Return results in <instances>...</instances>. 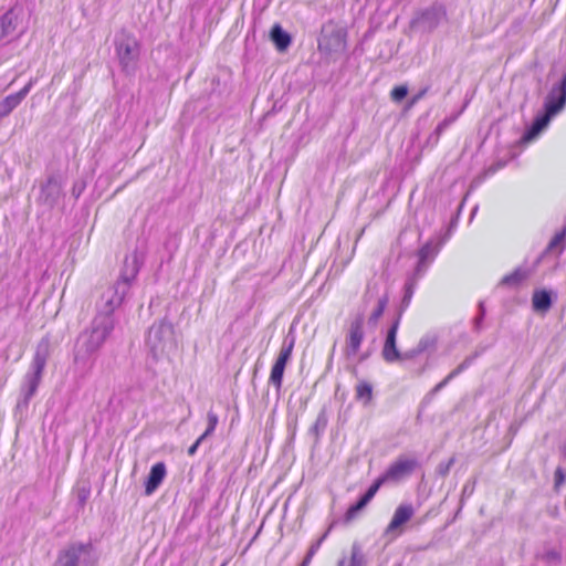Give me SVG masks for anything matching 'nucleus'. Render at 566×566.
Segmentation results:
<instances>
[{
	"mask_svg": "<svg viewBox=\"0 0 566 566\" xmlns=\"http://www.w3.org/2000/svg\"><path fill=\"white\" fill-rule=\"evenodd\" d=\"M140 269L138 253L135 251L130 256H126L120 275L116 282L107 286L101 294L97 303L101 315L109 316L118 308L129 292Z\"/></svg>",
	"mask_w": 566,
	"mask_h": 566,
	"instance_id": "1",
	"label": "nucleus"
},
{
	"mask_svg": "<svg viewBox=\"0 0 566 566\" xmlns=\"http://www.w3.org/2000/svg\"><path fill=\"white\" fill-rule=\"evenodd\" d=\"M566 104V84L559 82L548 92L544 102V114L537 115L527 132L522 137L523 142L534 140L549 124L552 117L560 113Z\"/></svg>",
	"mask_w": 566,
	"mask_h": 566,
	"instance_id": "2",
	"label": "nucleus"
},
{
	"mask_svg": "<svg viewBox=\"0 0 566 566\" xmlns=\"http://www.w3.org/2000/svg\"><path fill=\"white\" fill-rule=\"evenodd\" d=\"M96 563L91 542H72L59 551L55 566H95Z\"/></svg>",
	"mask_w": 566,
	"mask_h": 566,
	"instance_id": "3",
	"label": "nucleus"
},
{
	"mask_svg": "<svg viewBox=\"0 0 566 566\" xmlns=\"http://www.w3.org/2000/svg\"><path fill=\"white\" fill-rule=\"evenodd\" d=\"M346 30L333 21H328L322 28L318 39L319 52L332 55L343 53L346 50Z\"/></svg>",
	"mask_w": 566,
	"mask_h": 566,
	"instance_id": "4",
	"label": "nucleus"
},
{
	"mask_svg": "<svg viewBox=\"0 0 566 566\" xmlns=\"http://www.w3.org/2000/svg\"><path fill=\"white\" fill-rule=\"evenodd\" d=\"M116 53L122 70L126 74L135 73L139 60V43L135 36L122 33L116 42Z\"/></svg>",
	"mask_w": 566,
	"mask_h": 566,
	"instance_id": "5",
	"label": "nucleus"
},
{
	"mask_svg": "<svg viewBox=\"0 0 566 566\" xmlns=\"http://www.w3.org/2000/svg\"><path fill=\"white\" fill-rule=\"evenodd\" d=\"M447 19V12L443 6L434 4L423 10L412 20V25L419 28L422 32H432Z\"/></svg>",
	"mask_w": 566,
	"mask_h": 566,
	"instance_id": "6",
	"label": "nucleus"
},
{
	"mask_svg": "<svg viewBox=\"0 0 566 566\" xmlns=\"http://www.w3.org/2000/svg\"><path fill=\"white\" fill-rule=\"evenodd\" d=\"M415 515V509L410 503L399 504L394 515L385 528V535L391 539L397 538L403 533V525Z\"/></svg>",
	"mask_w": 566,
	"mask_h": 566,
	"instance_id": "7",
	"label": "nucleus"
},
{
	"mask_svg": "<svg viewBox=\"0 0 566 566\" xmlns=\"http://www.w3.org/2000/svg\"><path fill=\"white\" fill-rule=\"evenodd\" d=\"M293 347H294L293 340H291L287 344L284 343L280 349L277 358L275 359V361L271 368L269 381L276 389H281V387H282L284 370H285L287 361L290 360V358L292 356Z\"/></svg>",
	"mask_w": 566,
	"mask_h": 566,
	"instance_id": "8",
	"label": "nucleus"
},
{
	"mask_svg": "<svg viewBox=\"0 0 566 566\" xmlns=\"http://www.w3.org/2000/svg\"><path fill=\"white\" fill-rule=\"evenodd\" d=\"M166 474V464L164 462L155 463L145 481V494L151 495L163 483Z\"/></svg>",
	"mask_w": 566,
	"mask_h": 566,
	"instance_id": "9",
	"label": "nucleus"
},
{
	"mask_svg": "<svg viewBox=\"0 0 566 566\" xmlns=\"http://www.w3.org/2000/svg\"><path fill=\"white\" fill-rule=\"evenodd\" d=\"M364 336L365 334L361 324L359 322L352 324L346 338L345 346V354L347 356H354L358 353L360 345L364 340Z\"/></svg>",
	"mask_w": 566,
	"mask_h": 566,
	"instance_id": "10",
	"label": "nucleus"
},
{
	"mask_svg": "<svg viewBox=\"0 0 566 566\" xmlns=\"http://www.w3.org/2000/svg\"><path fill=\"white\" fill-rule=\"evenodd\" d=\"M416 465L417 462L412 459L399 458L388 468L385 478L387 480H399L403 475L411 473Z\"/></svg>",
	"mask_w": 566,
	"mask_h": 566,
	"instance_id": "11",
	"label": "nucleus"
},
{
	"mask_svg": "<svg viewBox=\"0 0 566 566\" xmlns=\"http://www.w3.org/2000/svg\"><path fill=\"white\" fill-rule=\"evenodd\" d=\"M398 331V321H396L388 331L387 338L382 349V356L386 361L392 363L400 358L399 352L396 348V335Z\"/></svg>",
	"mask_w": 566,
	"mask_h": 566,
	"instance_id": "12",
	"label": "nucleus"
},
{
	"mask_svg": "<svg viewBox=\"0 0 566 566\" xmlns=\"http://www.w3.org/2000/svg\"><path fill=\"white\" fill-rule=\"evenodd\" d=\"M29 86H25L22 91L17 94L9 95L0 103V117H6L10 112L15 108L27 94Z\"/></svg>",
	"mask_w": 566,
	"mask_h": 566,
	"instance_id": "13",
	"label": "nucleus"
},
{
	"mask_svg": "<svg viewBox=\"0 0 566 566\" xmlns=\"http://www.w3.org/2000/svg\"><path fill=\"white\" fill-rule=\"evenodd\" d=\"M437 250L430 244H424L418 252L419 261L416 268V275H421L427 269V261H432Z\"/></svg>",
	"mask_w": 566,
	"mask_h": 566,
	"instance_id": "14",
	"label": "nucleus"
},
{
	"mask_svg": "<svg viewBox=\"0 0 566 566\" xmlns=\"http://www.w3.org/2000/svg\"><path fill=\"white\" fill-rule=\"evenodd\" d=\"M528 277V271L522 268L514 270L512 273L505 275L500 285L509 287H517L522 282Z\"/></svg>",
	"mask_w": 566,
	"mask_h": 566,
	"instance_id": "15",
	"label": "nucleus"
},
{
	"mask_svg": "<svg viewBox=\"0 0 566 566\" xmlns=\"http://www.w3.org/2000/svg\"><path fill=\"white\" fill-rule=\"evenodd\" d=\"M271 39L275 43L279 51H284L291 44V36L280 24H275L271 30Z\"/></svg>",
	"mask_w": 566,
	"mask_h": 566,
	"instance_id": "16",
	"label": "nucleus"
},
{
	"mask_svg": "<svg viewBox=\"0 0 566 566\" xmlns=\"http://www.w3.org/2000/svg\"><path fill=\"white\" fill-rule=\"evenodd\" d=\"M42 195L44 200L53 203L61 195V185L55 178H50L42 187Z\"/></svg>",
	"mask_w": 566,
	"mask_h": 566,
	"instance_id": "17",
	"label": "nucleus"
},
{
	"mask_svg": "<svg viewBox=\"0 0 566 566\" xmlns=\"http://www.w3.org/2000/svg\"><path fill=\"white\" fill-rule=\"evenodd\" d=\"M533 307L541 314H544L552 304L551 294L545 291H536L533 295Z\"/></svg>",
	"mask_w": 566,
	"mask_h": 566,
	"instance_id": "18",
	"label": "nucleus"
},
{
	"mask_svg": "<svg viewBox=\"0 0 566 566\" xmlns=\"http://www.w3.org/2000/svg\"><path fill=\"white\" fill-rule=\"evenodd\" d=\"M355 397L364 405H369L373 400V386L366 380H360L355 387Z\"/></svg>",
	"mask_w": 566,
	"mask_h": 566,
	"instance_id": "19",
	"label": "nucleus"
},
{
	"mask_svg": "<svg viewBox=\"0 0 566 566\" xmlns=\"http://www.w3.org/2000/svg\"><path fill=\"white\" fill-rule=\"evenodd\" d=\"M14 28V15L12 12H7L0 18V39H4L10 35Z\"/></svg>",
	"mask_w": 566,
	"mask_h": 566,
	"instance_id": "20",
	"label": "nucleus"
},
{
	"mask_svg": "<svg viewBox=\"0 0 566 566\" xmlns=\"http://www.w3.org/2000/svg\"><path fill=\"white\" fill-rule=\"evenodd\" d=\"M565 237L566 231L563 230L558 233H556L553 239L549 241L546 251L551 253L560 254L565 247Z\"/></svg>",
	"mask_w": 566,
	"mask_h": 566,
	"instance_id": "21",
	"label": "nucleus"
},
{
	"mask_svg": "<svg viewBox=\"0 0 566 566\" xmlns=\"http://www.w3.org/2000/svg\"><path fill=\"white\" fill-rule=\"evenodd\" d=\"M363 556L357 545L352 548L350 557L348 559H340L337 566H361Z\"/></svg>",
	"mask_w": 566,
	"mask_h": 566,
	"instance_id": "22",
	"label": "nucleus"
},
{
	"mask_svg": "<svg viewBox=\"0 0 566 566\" xmlns=\"http://www.w3.org/2000/svg\"><path fill=\"white\" fill-rule=\"evenodd\" d=\"M370 501L367 500L365 496H361L357 503L350 505L346 513H345V521L346 522H350L353 521L356 516H357V513L363 510Z\"/></svg>",
	"mask_w": 566,
	"mask_h": 566,
	"instance_id": "23",
	"label": "nucleus"
},
{
	"mask_svg": "<svg viewBox=\"0 0 566 566\" xmlns=\"http://www.w3.org/2000/svg\"><path fill=\"white\" fill-rule=\"evenodd\" d=\"M207 419H208V427H207L206 431L201 434L205 438H207L210 434H212V432L216 430L217 424H218V416H217V413H214L212 411H209L208 415H207Z\"/></svg>",
	"mask_w": 566,
	"mask_h": 566,
	"instance_id": "24",
	"label": "nucleus"
},
{
	"mask_svg": "<svg viewBox=\"0 0 566 566\" xmlns=\"http://www.w3.org/2000/svg\"><path fill=\"white\" fill-rule=\"evenodd\" d=\"M387 479L384 476H380L370 486L369 489L367 490V492L363 495L365 496L367 500L371 501L373 497L376 495V493L378 492V490L380 489V486L384 484V482L386 481Z\"/></svg>",
	"mask_w": 566,
	"mask_h": 566,
	"instance_id": "25",
	"label": "nucleus"
},
{
	"mask_svg": "<svg viewBox=\"0 0 566 566\" xmlns=\"http://www.w3.org/2000/svg\"><path fill=\"white\" fill-rule=\"evenodd\" d=\"M465 363L461 364L458 368H455L454 370H452L442 381H440L434 390L438 391L440 389H442L451 379H453L455 376H458L462 370L465 369Z\"/></svg>",
	"mask_w": 566,
	"mask_h": 566,
	"instance_id": "26",
	"label": "nucleus"
},
{
	"mask_svg": "<svg viewBox=\"0 0 566 566\" xmlns=\"http://www.w3.org/2000/svg\"><path fill=\"white\" fill-rule=\"evenodd\" d=\"M416 276L417 275L415 274V276L408 279V281L406 283L403 303H408L410 301V298L412 297L416 282H417Z\"/></svg>",
	"mask_w": 566,
	"mask_h": 566,
	"instance_id": "27",
	"label": "nucleus"
},
{
	"mask_svg": "<svg viewBox=\"0 0 566 566\" xmlns=\"http://www.w3.org/2000/svg\"><path fill=\"white\" fill-rule=\"evenodd\" d=\"M408 94V88L407 86H403V85H400V86H396L392 91H391V98L395 101V102H400L401 99H403Z\"/></svg>",
	"mask_w": 566,
	"mask_h": 566,
	"instance_id": "28",
	"label": "nucleus"
},
{
	"mask_svg": "<svg viewBox=\"0 0 566 566\" xmlns=\"http://www.w3.org/2000/svg\"><path fill=\"white\" fill-rule=\"evenodd\" d=\"M388 303V298L386 296L379 298L377 307L374 310L370 318H379L382 313L384 308L386 307Z\"/></svg>",
	"mask_w": 566,
	"mask_h": 566,
	"instance_id": "29",
	"label": "nucleus"
},
{
	"mask_svg": "<svg viewBox=\"0 0 566 566\" xmlns=\"http://www.w3.org/2000/svg\"><path fill=\"white\" fill-rule=\"evenodd\" d=\"M555 486L558 489L562 484H564L566 480L565 471L562 468H557L554 472Z\"/></svg>",
	"mask_w": 566,
	"mask_h": 566,
	"instance_id": "30",
	"label": "nucleus"
},
{
	"mask_svg": "<svg viewBox=\"0 0 566 566\" xmlns=\"http://www.w3.org/2000/svg\"><path fill=\"white\" fill-rule=\"evenodd\" d=\"M205 439H206L205 437L200 436V437L195 441V443H193L192 446H190V447H189V449H188V454H189V455H191V457H192V455H195V454H196V452H197V450H198V448H199V446L201 444V442H202Z\"/></svg>",
	"mask_w": 566,
	"mask_h": 566,
	"instance_id": "31",
	"label": "nucleus"
},
{
	"mask_svg": "<svg viewBox=\"0 0 566 566\" xmlns=\"http://www.w3.org/2000/svg\"><path fill=\"white\" fill-rule=\"evenodd\" d=\"M321 542H317L316 544L312 545L306 554L310 558L313 559L314 555L317 553L319 548Z\"/></svg>",
	"mask_w": 566,
	"mask_h": 566,
	"instance_id": "32",
	"label": "nucleus"
},
{
	"mask_svg": "<svg viewBox=\"0 0 566 566\" xmlns=\"http://www.w3.org/2000/svg\"><path fill=\"white\" fill-rule=\"evenodd\" d=\"M311 563H312V558H310L308 556H305L300 566H310Z\"/></svg>",
	"mask_w": 566,
	"mask_h": 566,
	"instance_id": "33",
	"label": "nucleus"
},
{
	"mask_svg": "<svg viewBox=\"0 0 566 566\" xmlns=\"http://www.w3.org/2000/svg\"><path fill=\"white\" fill-rule=\"evenodd\" d=\"M424 94V92H421L420 94H418L417 96L413 97L412 99V103L417 102L419 98L422 97V95Z\"/></svg>",
	"mask_w": 566,
	"mask_h": 566,
	"instance_id": "34",
	"label": "nucleus"
},
{
	"mask_svg": "<svg viewBox=\"0 0 566 566\" xmlns=\"http://www.w3.org/2000/svg\"><path fill=\"white\" fill-rule=\"evenodd\" d=\"M480 307H481V315H484L483 304H480Z\"/></svg>",
	"mask_w": 566,
	"mask_h": 566,
	"instance_id": "35",
	"label": "nucleus"
}]
</instances>
